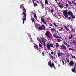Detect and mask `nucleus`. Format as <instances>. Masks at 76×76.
Segmentation results:
<instances>
[{
  "mask_svg": "<svg viewBox=\"0 0 76 76\" xmlns=\"http://www.w3.org/2000/svg\"><path fill=\"white\" fill-rule=\"evenodd\" d=\"M23 9V14L24 15V16H23L22 18V20L23 23V24H24V23L25 22V21L26 20V10L25 9V8H24V7L23 6L22 7Z\"/></svg>",
  "mask_w": 76,
  "mask_h": 76,
  "instance_id": "obj_1",
  "label": "nucleus"
},
{
  "mask_svg": "<svg viewBox=\"0 0 76 76\" xmlns=\"http://www.w3.org/2000/svg\"><path fill=\"white\" fill-rule=\"evenodd\" d=\"M53 36L56 39L58 42H60L61 41V40L59 39H60V38L61 39V37L57 35V34H54Z\"/></svg>",
  "mask_w": 76,
  "mask_h": 76,
  "instance_id": "obj_2",
  "label": "nucleus"
},
{
  "mask_svg": "<svg viewBox=\"0 0 76 76\" xmlns=\"http://www.w3.org/2000/svg\"><path fill=\"white\" fill-rule=\"evenodd\" d=\"M51 35V33L50 32H49L48 31H47L45 33V35L47 38H50V36Z\"/></svg>",
  "mask_w": 76,
  "mask_h": 76,
  "instance_id": "obj_3",
  "label": "nucleus"
},
{
  "mask_svg": "<svg viewBox=\"0 0 76 76\" xmlns=\"http://www.w3.org/2000/svg\"><path fill=\"white\" fill-rule=\"evenodd\" d=\"M41 39L43 43L44 46H45V42H46L47 41V40L44 38H41Z\"/></svg>",
  "mask_w": 76,
  "mask_h": 76,
  "instance_id": "obj_4",
  "label": "nucleus"
},
{
  "mask_svg": "<svg viewBox=\"0 0 76 76\" xmlns=\"http://www.w3.org/2000/svg\"><path fill=\"white\" fill-rule=\"evenodd\" d=\"M63 15L64 16L66 17V18H68V15H67V10L64 11Z\"/></svg>",
  "mask_w": 76,
  "mask_h": 76,
  "instance_id": "obj_5",
  "label": "nucleus"
},
{
  "mask_svg": "<svg viewBox=\"0 0 76 76\" xmlns=\"http://www.w3.org/2000/svg\"><path fill=\"white\" fill-rule=\"evenodd\" d=\"M42 26L43 28L42 27H39V30H45V27L44 25H42Z\"/></svg>",
  "mask_w": 76,
  "mask_h": 76,
  "instance_id": "obj_6",
  "label": "nucleus"
},
{
  "mask_svg": "<svg viewBox=\"0 0 76 76\" xmlns=\"http://www.w3.org/2000/svg\"><path fill=\"white\" fill-rule=\"evenodd\" d=\"M60 47L61 48V49L63 50H66V46H65L63 44L61 45Z\"/></svg>",
  "mask_w": 76,
  "mask_h": 76,
  "instance_id": "obj_7",
  "label": "nucleus"
},
{
  "mask_svg": "<svg viewBox=\"0 0 76 76\" xmlns=\"http://www.w3.org/2000/svg\"><path fill=\"white\" fill-rule=\"evenodd\" d=\"M67 14L69 16H70L71 17H72V16H73V13H72V11H68L67 12Z\"/></svg>",
  "mask_w": 76,
  "mask_h": 76,
  "instance_id": "obj_8",
  "label": "nucleus"
},
{
  "mask_svg": "<svg viewBox=\"0 0 76 76\" xmlns=\"http://www.w3.org/2000/svg\"><path fill=\"white\" fill-rule=\"evenodd\" d=\"M73 61H71L70 62H69V64L70 65V66H73L74 64Z\"/></svg>",
  "mask_w": 76,
  "mask_h": 76,
  "instance_id": "obj_9",
  "label": "nucleus"
},
{
  "mask_svg": "<svg viewBox=\"0 0 76 76\" xmlns=\"http://www.w3.org/2000/svg\"><path fill=\"white\" fill-rule=\"evenodd\" d=\"M50 44L49 43H47V48L48 49H50Z\"/></svg>",
  "mask_w": 76,
  "mask_h": 76,
  "instance_id": "obj_10",
  "label": "nucleus"
},
{
  "mask_svg": "<svg viewBox=\"0 0 76 76\" xmlns=\"http://www.w3.org/2000/svg\"><path fill=\"white\" fill-rule=\"evenodd\" d=\"M41 21H42V22H43V23H44V24H46V23L45 22V21H44V19L43 18H41Z\"/></svg>",
  "mask_w": 76,
  "mask_h": 76,
  "instance_id": "obj_11",
  "label": "nucleus"
},
{
  "mask_svg": "<svg viewBox=\"0 0 76 76\" xmlns=\"http://www.w3.org/2000/svg\"><path fill=\"white\" fill-rule=\"evenodd\" d=\"M72 72H74V73H76V69H75V68L72 69Z\"/></svg>",
  "mask_w": 76,
  "mask_h": 76,
  "instance_id": "obj_12",
  "label": "nucleus"
},
{
  "mask_svg": "<svg viewBox=\"0 0 76 76\" xmlns=\"http://www.w3.org/2000/svg\"><path fill=\"white\" fill-rule=\"evenodd\" d=\"M49 66H50L51 68H53V66H54V64H52L49 65Z\"/></svg>",
  "mask_w": 76,
  "mask_h": 76,
  "instance_id": "obj_13",
  "label": "nucleus"
},
{
  "mask_svg": "<svg viewBox=\"0 0 76 76\" xmlns=\"http://www.w3.org/2000/svg\"><path fill=\"white\" fill-rule=\"evenodd\" d=\"M40 2L41 5L42 6V8H44V4H42V1L41 2V1H40Z\"/></svg>",
  "mask_w": 76,
  "mask_h": 76,
  "instance_id": "obj_14",
  "label": "nucleus"
},
{
  "mask_svg": "<svg viewBox=\"0 0 76 76\" xmlns=\"http://www.w3.org/2000/svg\"><path fill=\"white\" fill-rule=\"evenodd\" d=\"M56 47H57L58 48L59 47V44L58 43H56Z\"/></svg>",
  "mask_w": 76,
  "mask_h": 76,
  "instance_id": "obj_15",
  "label": "nucleus"
},
{
  "mask_svg": "<svg viewBox=\"0 0 76 76\" xmlns=\"http://www.w3.org/2000/svg\"><path fill=\"white\" fill-rule=\"evenodd\" d=\"M34 47L36 49H37V50H38V46L36 45L34 46Z\"/></svg>",
  "mask_w": 76,
  "mask_h": 76,
  "instance_id": "obj_16",
  "label": "nucleus"
},
{
  "mask_svg": "<svg viewBox=\"0 0 76 76\" xmlns=\"http://www.w3.org/2000/svg\"><path fill=\"white\" fill-rule=\"evenodd\" d=\"M64 27L65 28V29H66V30L67 31H69V29H68V28H67V27L64 26Z\"/></svg>",
  "mask_w": 76,
  "mask_h": 76,
  "instance_id": "obj_17",
  "label": "nucleus"
},
{
  "mask_svg": "<svg viewBox=\"0 0 76 76\" xmlns=\"http://www.w3.org/2000/svg\"><path fill=\"white\" fill-rule=\"evenodd\" d=\"M39 46L40 47V48H43L42 46L39 43Z\"/></svg>",
  "mask_w": 76,
  "mask_h": 76,
  "instance_id": "obj_18",
  "label": "nucleus"
},
{
  "mask_svg": "<svg viewBox=\"0 0 76 76\" xmlns=\"http://www.w3.org/2000/svg\"><path fill=\"white\" fill-rule=\"evenodd\" d=\"M51 57L52 58V59H55V58H56L55 57L53 56H51Z\"/></svg>",
  "mask_w": 76,
  "mask_h": 76,
  "instance_id": "obj_19",
  "label": "nucleus"
},
{
  "mask_svg": "<svg viewBox=\"0 0 76 76\" xmlns=\"http://www.w3.org/2000/svg\"><path fill=\"white\" fill-rule=\"evenodd\" d=\"M51 31H55L56 30L54 28H52L51 29Z\"/></svg>",
  "mask_w": 76,
  "mask_h": 76,
  "instance_id": "obj_20",
  "label": "nucleus"
},
{
  "mask_svg": "<svg viewBox=\"0 0 76 76\" xmlns=\"http://www.w3.org/2000/svg\"><path fill=\"white\" fill-rule=\"evenodd\" d=\"M68 3L69 5H71L72 4V2L70 1H68Z\"/></svg>",
  "mask_w": 76,
  "mask_h": 76,
  "instance_id": "obj_21",
  "label": "nucleus"
},
{
  "mask_svg": "<svg viewBox=\"0 0 76 76\" xmlns=\"http://www.w3.org/2000/svg\"><path fill=\"white\" fill-rule=\"evenodd\" d=\"M69 50H71V51H75V50L72 49V48H69Z\"/></svg>",
  "mask_w": 76,
  "mask_h": 76,
  "instance_id": "obj_22",
  "label": "nucleus"
},
{
  "mask_svg": "<svg viewBox=\"0 0 76 76\" xmlns=\"http://www.w3.org/2000/svg\"><path fill=\"white\" fill-rule=\"evenodd\" d=\"M50 47H53L54 46H53V44L50 43Z\"/></svg>",
  "mask_w": 76,
  "mask_h": 76,
  "instance_id": "obj_23",
  "label": "nucleus"
},
{
  "mask_svg": "<svg viewBox=\"0 0 76 76\" xmlns=\"http://www.w3.org/2000/svg\"><path fill=\"white\" fill-rule=\"evenodd\" d=\"M58 57H60V56H61V54H60V53H58Z\"/></svg>",
  "mask_w": 76,
  "mask_h": 76,
  "instance_id": "obj_24",
  "label": "nucleus"
},
{
  "mask_svg": "<svg viewBox=\"0 0 76 76\" xmlns=\"http://www.w3.org/2000/svg\"><path fill=\"white\" fill-rule=\"evenodd\" d=\"M45 3L47 5H48V1L47 0H45Z\"/></svg>",
  "mask_w": 76,
  "mask_h": 76,
  "instance_id": "obj_25",
  "label": "nucleus"
},
{
  "mask_svg": "<svg viewBox=\"0 0 76 76\" xmlns=\"http://www.w3.org/2000/svg\"><path fill=\"white\" fill-rule=\"evenodd\" d=\"M34 18H37V15H36V13H35L34 15Z\"/></svg>",
  "mask_w": 76,
  "mask_h": 76,
  "instance_id": "obj_26",
  "label": "nucleus"
},
{
  "mask_svg": "<svg viewBox=\"0 0 76 76\" xmlns=\"http://www.w3.org/2000/svg\"><path fill=\"white\" fill-rule=\"evenodd\" d=\"M63 29V28H61L60 29H59V31H61Z\"/></svg>",
  "mask_w": 76,
  "mask_h": 76,
  "instance_id": "obj_27",
  "label": "nucleus"
},
{
  "mask_svg": "<svg viewBox=\"0 0 76 76\" xmlns=\"http://www.w3.org/2000/svg\"><path fill=\"white\" fill-rule=\"evenodd\" d=\"M33 4H34V6H38V5L36 3H35Z\"/></svg>",
  "mask_w": 76,
  "mask_h": 76,
  "instance_id": "obj_28",
  "label": "nucleus"
},
{
  "mask_svg": "<svg viewBox=\"0 0 76 76\" xmlns=\"http://www.w3.org/2000/svg\"><path fill=\"white\" fill-rule=\"evenodd\" d=\"M51 60H50L48 63V64L50 65V64H51Z\"/></svg>",
  "mask_w": 76,
  "mask_h": 76,
  "instance_id": "obj_29",
  "label": "nucleus"
},
{
  "mask_svg": "<svg viewBox=\"0 0 76 76\" xmlns=\"http://www.w3.org/2000/svg\"><path fill=\"white\" fill-rule=\"evenodd\" d=\"M71 56L72 57V58H75V56H73L72 55H71Z\"/></svg>",
  "mask_w": 76,
  "mask_h": 76,
  "instance_id": "obj_30",
  "label": "nucleus"
},
{
  "mask_svg": "<svg viewBox=\"0 0 76 76\" xmlns=\"http://www.w3.org/2000/svg\"><path fill=\"white\" fill-rule=\"evenodd\" d=\"M59 7L60 8H61V9H63V5H60Z\"/></svg>",
  "mask_w": 76,
  "mask_h": 76,
  "instance_id": "obj_31",
  "label": "nucleus"
},
{
  "mask_svg": "<svg viewBox=\"0 0 76 76\" xmlns=\"http://www.w3.org/2000/svg\"><path fill=\"white\" fill-rule=\"evenodd\" d=\"M64 45H66L67 44V43H66V42H64Z\"/></svg>",
  "mask_w": 76,
  "mask_h": 76,
  "instance_id": "obj_32",
  "label": "nucleus"
},
{
  "mask_svg": "<svg viewBox=\"0 0 76 76\" xmlns=\"http://www.w3.org/2000/svg\"><path fill=\"white\" fill-rule=\"evenodd\" d=\"M53 24L54 25L55 27H56V28H57V25H56V23H53Z\"/></svg>",
  "mask_w": 76,
  "mask_h": 76,
  "instance_id": "obj_33",
  "label": "nucleus"
},
{
  "mask_svg": "<svg viewBox=\"0 0 76 76\" xmlns=\"http://www.w3.org/2000/svg\"><path fill=\"white\" fill-rule=\"evenodd\" d=\"M71 17H72V19H73L75 18V16L74 15H72Z\"/></svg>",
  "mask_w": 76,
  "mask_h": 76,
  "instance_id": "obj_34",
  "label": "nucleus"
},
{
  "mask_svg": "<svg viewBox=\"0 0 76 76\" xmlns=\"http://www.w3.org/2000/svg\"><path fill=\"white\" fill-rule=\"evenodd\" d=\"M73 42L75 44V45H76V42L75 41H74Z\"/></svg>",
  "mask_w": 76,
  "mask_h": 76,
  "instance_id": "obj_35",
  "label": "nucleus"
},
{
  "mask_svg": "<svg viewBox=\"0 0 76 76\" xmlns=\"http://www.w3.org/2000/svg\"><path fill=\"white\" fill-rule=\"evenodd\" d=\"M66 61H67V62L68 63H69V59H67V58H66Z\"/></svg>",
  "mask_w": 76,
  "mask_h": 76,
  "instance_id": "obj_36",
  "label": "nucleus"
},
{
  "mask_svg": "<svg viewBox=\"0 0 76 76\" xmlns=\"http://www.w3.org/2000/svg\"><path fill=\"white\" fill-rule=\"evenodd\" d=\"M32 22H34L35 21V19L34 18H33L32 19Z\"/></svg>",
  "mask_w": 76,
  "mask_h": 76,
  "instance_id": "obj_37",
  "label": "nucleus"
},
{
  "mask_svg": "<svg viewBox=\"0 0 76 76\" xmlns=\"http://www.w3.org/2000/svg\"><path fill=\"white\" fill-rule=\"evenodd\" d=\"M68 4H66V8H67V7H68Z\"/></svg>",
  "mask_w": 76,
  "mask_h": 76,
  "instance_id": "obj_38",
  "label": "nucleus"
},
{
  "mask_svg": "<svg viewBox=\"0 0 76 76\" xmlns=\"http://www.w3.org/2000/svg\"><path fill=\"white\" fill-rule=\"evenodd\" d=\"M62 63L63 64V65H64V62L63 61V60H62Z\"/></svg>",
  "mask_w": 76,
  "mask_h": 76,
  "instance_id": "obj_39",
  "label": "nucleus"
},
{
  "mask_svg": "<svg viewBox=\"0 0 76 76\" xmlns=\"http://www.w3.org/2000/svg\"><path fill=\"white\" fill-rule=\"evenodd\" d=\"M66 46H67V47H70V45H69L68 44H67L66 45Z\"/></svg>",
  "mask_w": 76,
  "mask_h": 76,
  "instance_id": "obj_40",
  "label": "nucleus"
},
{
  "mask_svg": "<svg viewBox=\"0 0 76 76\" xmlns=\"http://www.w3.org/2000/svg\"><path fill=\"white\" fill-rule=\"evenodd\" d=\"M49 25L50 26H53V24H51V23H50V24Z\"/></svg>",
  "mask_w": 76,
  "mask_h": 76,
  "instance_id": "obj_41",
  "label": "nucleus"
},
{
  "mask_svg": "<svg viewBox=\"0 0 76 76\" xmlns=\"http://www.w3.org/2000/svg\"><path fill=\"white\" fill-rule=\"evenodd\" d=\"M54 52L52 51L51 52V54H52V55H53L54 54Z\"/></svg>",
  "mask_w": 76,
  "mask_h": 76,
  "instance_id": "obj_42",
  "label": "nucleus"
},
{
  "mask_svg": "<svg viewBox=\"0 0 76 76\" xmlns=\"http://www.w3.org/2000/svg\"><path fill=\"white\" fill-rule=\"evenodd\" d=\"M51 13H53L54 12V10H51Z\"/></svg>",
  "mask_w": 76,
  "mask_h": 76,
  "instance_id": "obj_43",
  "label": "nucleus"
},
{
  "mask_svg": "<svg viewBox=\"0 0 76 76\" xmlns=\"http://www.w3.org/2000/svg\"><path fill=\"white\" fill-rule=\"evenodd\" d=\"M72 37H73L72 36H71V37H69V39H71L72 38Z\"/></svg>",
  "mask_w": 76,
  "mask_h": 76,
  "instance_id": "obj_44",
  "label": "nucleus"
},
{
  "mask_svg": "<svg viewBox=\"0 0 76 76\" xmlns=\"http://www.w3.org/2000/svg\"><path fill=\"white\" fill-rule=\"evenodd\" d=\"M68 19L69 20H70V19H72V18L70 17H68Z\"/></svg>",
  "mask_w": 76,
  "mask_h": 76,
  "instance_id": "obj_45",
  "label": "nucleus"
},
{
  "mask_svg": "<svg viewBox=\"0 0 76 76\" xmlns=\"http://www.w3.org/2000/svg\"><path fill=\"white\" fill-rule=\"evenodd\" d=\"M72 2L74 4H76V2H74V1H72Z\"/></svg>",
  "mask_w": 76,
  "mask_h": 76,
  "instance_id": "obj_46",
  "label": "nucleus"
},
{
  "mask_svg": "<svg viewBox=\"0 0 76 76\" xmlns=\"http://www.w3.org/2000/svg\"><path fill=\"white\" fill-rule=\"evenodd\" d=\"M49 55L50 56V57L52 56L51 54L50 53H49Z\"/></svg>",
  "mask_w": 76,
  "mask_h": 76,
  "instance_id": "obj_47",
  "label": "nucleus"
},
{
  "mask_svg": "<svg viewBox=\"0 0 76 76\" xmlns=\"http://www.w3.org/2000/svg\"><path fill=\"white\" fill-rule=\"evenodd\" d=\"M42 55H43V56H45V55H44V52L42 53Z\"/></svg>",
  "mask_w": 76,
  "mask_h": 76,
  "instance_id": "obj_48",
  "label": "nucleus"
},
{
  "mask_svg": "<svg viewBox=\"0 0 76 76\" xmlns=\"http://www.w3.org/2000/svg\"><path fill=\"white\" fill-rule=\"evenodd\" d=\"M57 3V4H60V2L58 3V2H56Z\"/></svg>",
  "mask_w": 76,
  "mask_h": 76,
  "instance_id": "obj_49",
  "label": "nucleus"
},
{
  "mask_svg": "<svg viewBox=\"0 0 76 76\" xmlns=\"http://www.w3.org/2000/svg\"><path fill=\"white\" fill-rule=\"evenodd\" d=\"M37 39H38V40H39V41H40V39H39V38H38Z\"/></svg>",
  "mask_w": 76,
  "mask_h": 76,
  "instance_id": "obj_50",
  "label": "nucleus"
},
{
  "mask_svg": "<svg viewBox=\"0 0 76 76\" xmlns=\"http://www.w3.org/2000/svg\"><path fill=\"white\" fill-rule=\"evenodd\" d=\"M72 32H74V29H73V28L72 29Z\"/></svg>",
  "mask_w": 76,
  "mask_h": 76,
  "instance_id": "obj_51",
  "label": "nucleus"
},
{
  "mask_svg": "<svg viewBox=\"0 0 76 76\" xmlns=\"http://www.w3.org/2000/svg\"><path fill=\"white\" fill-rule=\"evenodd\" d=\"M23 6H23H22V7H22ZM22 7H20V9H21V8H22Z\"/></svg>",
  "mask_w": 76,
  "mask_h": 76,
  "instance_id": "obj_52",
  "label": "nucleus"
},
{
  "mask_svg": "<svg viewBox=\"0 0 76 76\" xmlns=\"http://www.w3.org/2000/svg\"><path fill=\"white\" fill-rule=\"evenodd\" d=\"M55 1L56 3L57 2V0H55Z\"/></svg>",
  "mask_w": 76,
  "mask_h": 76,
  "instance_id": "obj_53",
  "label": "nucleus"
},
{
  "mask_svg": "<svg viewBox=\"0 0 76 76\" xmlns=\"http://www.w3.org/2000/svg\"><path fill=\"white\" fill-rule=\"evenodd\" d=\"M37 1V3H39V2L38 1Z\"/></svg>",
  "mask_w": 76,
  "mask_h": 76,
  "instance_id": "obj_54",
  "label": "nucleus"
},
{
  "mask_svg": "<svg viewBox=\"0 0 76 76\" xmlns=\"http://www.w3.org/2000/svg\"><path fill=\"white\" fill-rule=\"evenodd\" d=\"M61 54H62L63 55V54H63V53H61Z\"/></svg>",
  "mask_w": 76,
  "mask_h": 76,
  "instance_id": "obj_55",
  "label": "nucleus"
},
{
  "mask_svg": "<svg viewBox=\"0 0 76 76\" xmlns=\"http://www.w3.org/2000/svg\"><path fill=\"white\" fill-rule=\"evenodd\" d=\"M33 41L32 40H31V42H32Z\"/></svg>",
  "mask_w": 76,
  "mask_h": 76,
  "instance_id": "obj_56",
  "label": "nucleus"
},
{
  "mask_svg": "<svg viewBox=\"0 0 76 76\" xmlns=\"http://www.w3.org/2000/svg\"><path fill=\"white\" fill-rule=\"evenodd\" d=\"M34 1H35V0H33Z\"/></svg>",
  "mask_w": 76,
  "mask_h": 76,
  "instance_id": "obj_57",
  "label": "nucleus"
},
{
  "mask_svg": "<svg viewBox=\"0 0 76 76\" xmlns=\"http://www.w3.org/2000/svg\"><path fill=\"white\" fill-rule=\"evenodd\" d=\"M21 6H22V5H21Z\"/></svg>",
  "mask_w": 76,
  "mask_h": 76,
  "instance_id": "obj_58",
  "label": "nucleus"
},
{
  "mask_svg": "<svg viewBox=\"0 0 76 76\" xmlns=\"http://www.w3.org/2000/svg\"><path fill=\"white\" fill-rule=\"evenodd\" d=\"M66 1L67 0H66Z\"/></svg>",
  "mask_w": 76,
  "mask_h": 76,
  "instance_id": "obj_59",
  "label": "nucleus"
}]
</instances>
